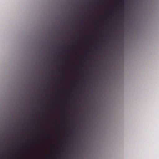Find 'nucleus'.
<instances>
[{
    "instance_id": "obj_1",
    "label": "nucleus",
    "mask_w": 159,
    "mask_h": 159,
    "mask_svg": "<svg viewBox=\"0 0 159 159\" xmlns=\"http://www.w3.org/2000/svg\"><path fill=\"white\" fill-rule=\"evenodd\" d=\"M67 156H70V32H67Z\"/></svg>"
},
{
    "instance_id": "obj_2",
    "label": "nucleus",
    "mask_w": 159,
    "mask_h": 159,
    "mask_svg": "<svg viewBox=\"0 0 159 159\" xmlns=\"http://www.w3.org/2000/svg\"><path fill=\"white\" fill-rule=\"evenodd\" d=\"M71 32V30H70V32ZM71 37V35H70V38ZM71 45V44H70ZM71 50L70 49V83H71ZM71 91V89L70 88V92ZM71 97V94L70 93V98ZM71 104V100H70V104ZM70 128H71V107H70Z\"/></svg>"
},
{
    "instance_id": "obj_3",
    "label": "nucleus",
    "mask_w": 159,
    "mask_h": 159,
    "mask_svg": "<svg viewBox=\"0 0 159 159\" xmlns=\"http://www.w3.org/2000/svg\"><path fill=\"white\" fill-rule=\"evenodd\" d=\"M80 119V117H79V116H78V115H77V121H79V120Z\"/></svg>"
},
{
    "instance_id": "obj_5",
    "label": "nucleus",
    "mask_w": 159,
    "mask_h": 159,
    "mask_svg": "<svg viewBox=\"0 0 159 159\" xmlns=\"http://www.w3.org/2000/svg\"><path fill=\"white\" fill-rule=\"evenodd\" d=\"M79 81L80 82V83H81L82 81L80 80H79Z\"/></svg>"
},
{
    "instance_id": "obj_6",
    "label": "nucleus",
    "mask_w": 159,
    "mask_h": 159,
    "mask_svg": "<svg viewBox=\"0 0 159 159\" xmlns=\"http://www.w3.org/2000/svg\"><path fill=\"white\" fill-rule=\"evenodd\" d=\"M59 48V49H61L62 48V47H60V48Z\"/></svg>"
},
{
    "instance_id": "obj_4",
    "label": "nucleus",
    "mask_w": 159,
    "mask_h": 159,
    "mask_svg": "<svg viewBox=\"0 0 159 159\" xmlns=\"http://www.w3.org/2000/svg\"><path fill=\"white\" fill-rule=\"evenodd\" d=\"M76 111H77V112H78V111H79V110H78V109H76Z\"/></svg>"
}]
</instances>
